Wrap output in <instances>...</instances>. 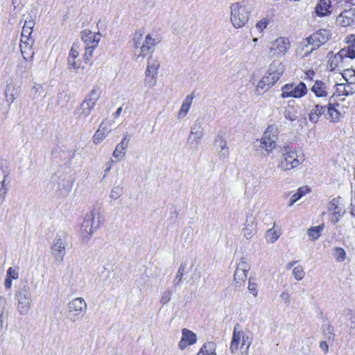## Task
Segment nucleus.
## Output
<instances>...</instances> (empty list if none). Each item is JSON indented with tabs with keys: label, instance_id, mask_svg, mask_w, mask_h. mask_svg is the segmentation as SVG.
<instances>
[{
	"label": "nucleus",
	"instance_id": "26",
	"mask_svg": "<svg viewBox=\"0 0 355 355\" xmlns=\"http://www.w3.org/2000/svg\"><path fill=\"white\" fill-rule=\"evenodd\" d=\"M72 188V183L68 179H62L58 183V189L62 198L67 197Z\"/></svg>",
	"mask_w": 355,
	"mask_h": 355
},
{
	"label": "nucleus",
	"instance_id": "37",
	"mask_svg": "<svg viewBox=\"0 0 355 355\" xmlns=\"http://www.w3.org/2000/svg\"><path fill=\"white\" fill-rule=\"evenodd\" d=\"M129 139H128V135L124 137L120 144H119L112 155H119L121 154L124 155L125 153V150L128 147Z\"/></svg>",
	"mask_w": 355,
	"mask_h": 355
},
{
	"label": "nucleus",
	"instance_id": "12",
	"mask_svg": "<svg viewBox=\"0 0 355 355\" xmlns=\"http://www.w3.org/2000/svg\"><path fill=\"white\" fill-rule=\"evenodd\" d=\"M66 241L65 236L57 235L53 240L51 246L52 255L54 257L55 261L62 262L66 254Z\"/></svg>",
	"mask_w": 355,
	"mask_h": 355
},
{
	"label": "nucleus",
	"instance_id": "50",
	"mask_svg": "<svg viewBox=\"0 0 355 355\" xmlns=\"http://www.w3.org/2000/svg\"><path fill=\"white\" fill-rule=\"evenodd\" d=\"M236 269L244 270L245 272H248L250 269V266L248 263L247 259L245 257H241L240 261L237 264Z\"/></svg>",
	"mask_w": 355,
	"mask_h": 355
},
{
	"label": "nucleus",
	"instance_id": "54",
	"mask_svg": "<svg viewBox=\"0 0 355 355\" xmlns=\"http://www.w3.org/2000/svg\"><path fill=\"white\" fill-rule=\"evenodd\" d=\"M284 116L286 119L291 121H294L297 119L295 113L289 107L285 108Z\"/></svg>",
	"mask_w": 355,
	"mask_h": 355
},
{
	"label": "nucleus",
	"instance_id": "60",
	"mask_svg": "<svg viewBox=\"0 0 355 355\" xmlns=\"http://www.w3.org/2000/svg\"><path fill=\"white\" fill-rule=\"evenodd\" d=\"M327 343H329L327 340H322L320 343V347L325 354L329 352V345Z\"/></svg>",
	"mask_w": 355,
	"mask_h": 355
},
{
	"label": "nucleus",
	"instance_id": "40",
	"mask_svg": "<svg viewBox=\"0 0 355 355\" xmlns=\"http://www.w3.org/2000/svg\"><path fill=\"white\" fill-rule=\"evenodd\" d=\"M323 228V225H318L311 227L308 230V235L309 238L313 241L317 240L320 236Z\"/></svg>",
	"mask_w": 355,
	"mask_h": 355
},
{
	"label": "nucleus",
	"instance_id": "33",
	"mask_svg": "<svg viewBox=\"0 0 355 355\" xmlns=\"http://www.w3.org/2000/svg\"><path fill=\"white\" fill-rule=\"evenodd\" d=\"M275 83V80L273 78H270L269 76H265L257 84V89L261 90H267L270 87L274 85Z\"/></svg>",
	"mask_w": 355,
	"mask_h": 355
},
{
	"label": "nucleus",
	"instance_id": "41",
	"mask_svg": "<svg viewBox=\"0 0 355 355\" xmlns=\"http://www.w3.org/2000/svg\"><path fill=\"white\" fill-rule=\"evenodd\" d=\"M187 270V264L182 263L178 268V272L174 279L175 286L179 285L182 279V277Z\"/></svg>",
	"mask_w": 355,
	"mask_h": 355
},
{
	"label": "nucleus",
	"instance_id": "46",
	"mask_svg": "<svg viewBox=\"0 0 355 355\" xmlns=\"http://www.w3.org/2000/svg\"><path fill=\"white\" fill-rule=\"evenodd\" d=\"M266 236L268 242L273 243L278 239L279 234L275 229L271 228L267 231Z\"/></svg>",
	"mask_w": 355,
	"mask_h": 355
},
{
	"label": "nucleus",
	"instance_id": "63",
	"mask_svg": "<svg viewBox=\"0 0 355 355\" xmlns=\"http://www.w3.org/2000/svg\"><path fill=\"white\" fill-rule=\"evenodd\" d=\"M112 163H113V160L111 159L110 162H107V167L105 169V175L103 176V178L105 177L106 174L108 173V171H110V170L111 169L112 166Z\"/></svg>",
	"mask_w": 355,
	"mask_h": 355
},
{
	"label": "nucleus",
	"instance_id": "45",
	"mask_svg": "<svg viewBox=\"0 0 355 355\" xmlns=\"http://www.w3.org/2000/svg\"><path fill=\"white\" fill-rule=\"evenodd\" d=\"M292 274L296 280L300 281L304 278L305 272L302 266H297L293 268Z\"/></svg>",
	"mask_w": 355,
	"mask_h": 355
},
{
	"label": "nucleus",
	"instance_id": "39",
	"mask_svg": "<svg viewBox=\"0 0 355 355\" xmlns=\"http://www.w3.org/2000/svg\"><path fill=\"white\" fill-rule=\"evenodd\" d=\"M214 146L218 150L219 148H220V151L219 153H221L222 155H225L227 153V148L226 147V141L221 136H217L215 139Z\"/></svg>",
	"mask_w": 355,
	"mask_h": 355
},
{
	"label": "nucleus",
	"instance_id": "7",
	"mask_svg": "<svg viewBox=\"0 0 355 355\" xmlns=\"http://www.w3.org/2000/svg\"><path fill=\"white\" fill-rule=\"evenodd\" d=\"M100 96V89L96 87H94L75 112L78 117H87L89 116Z\"/></svg>",
	"mask_w": 355,
	"mask_h": 355
},
{
	"label": "nucleus",
	"instance_id": "31",
	"mask_svg": "<svg viewBox=\"0 0 355 355\" xmlns=\"http://www.w3.org/2000/svg\"><path fill=\"white\" fill-rule=\"evenodd\" d=\"M322 333L326 340L329 343H333L335 340V334L333 326L330 324H324L322 326Z\"/></svg>",
	"mask_w": 355,
	"mask_h": 355
},
{
	"label": "nucleus",
	"instance_id": "29",
	"mask_svg": "<svg viewBox=\"0 0 355 355\" xmlns=\"http://www.w3.org/2000/svg\"><path fill=\"white\" fill-rule=\"evenodd\" d=\"M311 91L317 97H324L327 95L325 84L320 81L316 80L311 88Z\"/></svg>",
	"mask_w": 355,
	"mask_h": 355
},
{
	"label": "nucleus",
	"instance_id": "48",
	"mask_svg": "<svg viewBox=\"0 0 355 355\" xmlns=\"http://www.w3.org/2000/svg\"><path fill=\"white\" fill-rule=\"evenodd\" d=\"M345 15L342 12L337 17H336V22L338 25L347 27L352 24L351 21L348 19L347 18L344 17Z\"/></svg>",
	"mask_w": 355,
	"mask_h": 355
},
{
	"label": "nucleus",
	"instance_id": "24",
	"mask_svg": "<svg viewBox=\"0 0 355 355\" xmlns=\"http://www.w3.org/2000/svg\"><path fill=\"white\" fill-rule=\"evenodd\" d=\"M256 232V225L254 223V219L252 216H248L246 217V221L245 226L242 230L243 235L247 239H251Z\"/></svg>",
	"mask_w": 355,
	"mask_h": 355
},
{
	"label": "nucleus",
	"instance_id": "18",
	"mask_svg": "<svg viewBox=\"0 0 355 355\" xmlns=\"http://www.w3.org/2000/svg\"><path fill=\"white\" fill-rule=\"evenodd\" d=\"M33 40L28 37H21L20 40V50L24 59L27 61L28 59H32L34 52L32 51V45Z\"/></svg>",
	"mask_w": 355,
	"mask_h": 355
},
{
	"label": "nucleus",
	"instance_id": "5",
	"mask_svg": "<svg viewBox=\"0 0 355 355\" xmlns=\"http://www.w3.org/2000/svg\"><path fill=\"white\" fill-rule=\"evenodd\" d=\"M102 35L98 32H93L90 30H84L81 32V39L85 44L84 60L89 61L93 56L94 49L98 46Z\"/></svg>",
	"mask_w": 355,
	"mask_h": 355
},
{
	"label": "nucleus",
	"instance_id": "44",
	"mask_svg": "<svg viewBox=\"0 0 355 355\" xmlns=\"http://www.w3.org/2000/svg\"><path fill=\"white\" fill-rule=\"evenodd\" d=\"M173 295V291L170 288H168L165 291H164L160 297V303L162 305H165L168 303L171 299V296Z\"/></svg>",
	"mask_w": 355,
	"mask_h": 355
},
{
	"label": "nucleus",
	"instance_id": "36",
	"mask_svg": "<svg viewBox=\"0 0 355 355\" xmlns=\"http://www.w3.org/2000/svg\"><path fill=\"white\" fill-rule=\"evenodd\" d=\"M340 58H349L353 59L355 58V49L354 46L352 44V46H348L347 47L343 48L337 54Z\"/></svg>",
	"mask_w": 355,
	"mask_h": 355
},
{
	"label": "nucleus",
	"instance_id": "25",
	"mask_svg": "<svg viewBox=\"0 0 355 355\" xmlns=\"http://www.w3.org/2000/svg\"><path fill=\"white\" fill-rule=\"evenodd\" d=\"M19 88L15 87L12 84H8L6 86L5 91V96L8 103L11 104L19 95Z\"/></svg>",
	"mask_w": 355,
	"mask_h": 355
},
{
	"label": "nucleus",
	"instance_id": "23",
	"mask_svg": "<svg viewBox=\"0 0 355 355\" xmlns=\"http://www.w3.org/2000/svg\"><path fill=\"white\" fill-rule=\"evenodd\" d=\"M239 324H237L234 326V328L233 335L230 347V350L232 354L236 353L239 349V344H241L242 331L239 330Z\"/></svg>",
	"mask_w": 355,
	"mask_h": 355
},
{
	"label": "nucleus",
	"instance_id": "4",
	"mask_svg": "<svg viewBox=\"0 0 355 355\" xmlns=\"http://www.w3.org/2000/svg\"><path fill=\"white\" fill-rule=\"evenodd\" d=\"M230 11V19L234 28H241L248 21L250 12L243 1L232 3Z\"/></svg>",
	"mask_w": 355,
	"mask_h": 355
},
{
	"label": "nucleus",
	"instance_id": "64",
	"mask_svg": "<svg viewBox=\"0 0 355 355\" xmlns=\"http://www.w3.org/2000/svg\"><path fill=\"white\" fill-rule=\"evenodd\" d=\"M4 286L8 289L10 288L12 286V279L6 277L4 282Z\"/></svg>",
	"mask_w": 355,
	"mask_h": 355
},
{
	"label": "nucleus",
	"instance_id": "58",
	"mask_svg": "<svg viewBox=\"0 0 355 355\" xmlns=\"http://www.w3.org/2000/svg\"><path fill=\"white\" fill-rule=\"evenodd\" d=\"M200 277H201V274H200V268H198V266H196L193 270V274L191 275V279L193 282H196V281L199 280Z\"/></svg>",
	"mask_w": 355,
	"mask_h": 355
},
{
	"label": "nucleus",
	"instance_id": "51",
	"mask_svg": "<svg viewBox=\"0 0 355 355\" xmlns=\"http://www.w3.org/2000/svg\"><path fill=\"white\" fill-rule=\"evenodd\" d=\"M253 278L250 277L248 281V288L249 290V292L254 296L257 297L258 292H257V284L254 282Z\"/></svg>",
	"mask_w": 355,
	"mask_h": 355
},
{
	"label": "nucleus",
	"instance_id": "16",
	"mask_svg": "<svg viewBox=\"0 0 355 355\" xmlns=\"http://www.w3.org/2000/svg\"><path fill=\"white\" fill-rule=\"evenodd\" d=\"M329 36L330 34L329 31L324 29H321L309 36L307 38V42L309 44L320 46L321 44L326 43L329 40Z\"/></svg>",
	"mask_w": 355,
	"mask_h": 355
},
{
	"label": "nucleus",
	"instance_id": "15",
	"mask_svg": "<svg viewBox=\"0 0 355 355\" xmlns=\"http://www.w3.org/2000/svg\"><path fill=\"white\" fill-rule=\"evenodd\" d=\"M339 200L340 198H334L327 205V209L329 211L331 212V214L333 216L331 221L334 224L336 223L340 219V218L345 211L343 208L339 206Z\"/></svg>",
	"mask_w": 355,
	"mask_h": 355
},
{
	"label": "nucleus",
	"instance_id": "17",
	"mask_svg": "<svg viewBox=\"0 0 355 355\" xmlns=\"http://www.w3.org/2000/svg\"><path fill=\"white\" fill-rule=\"evenodd\" d=\"M284 71V66L279 60H274L270 64L266 76L270 78H274L275 83L280 78Z\"/></svg>",
	"mask_w": 355,
	"mask_h": 355
},
{
	"label": "nucleus",
	"instance_id": "57",
	"mask_svg": "<svg viewBox=\"0 0 355 355\" xmlns=\"http://www.w3.org/2000/svg\"><path fill=\"white\" fill-rule=\"evenodd\" d=\"M78 49H79L78 46H77L76 44H73L68 57L77 58L79 55Z\"/></svg>",
	"mask_w": 355,
	"mask_h": 355
},
{
	"label": "nucleus",
	"instance_id": "53",
	"mask_svg": "<svg viewBox=\"0 0 355 355\" xmlns=\"http://www.w3.org/2000/svg\"><path fill=\"white\" fill-rule=\"evenodd\" d=\"M248 272H245L244 270L236 269L234 275V280L238 279L239 280L244 282L247 278Z\"/></svg>",
	"mask_w": 355,
	"mask_h": 355
},
{
	"label": "nucleus",
	"instance_id": "52",
	"mask_svg": "<svg viewBox=\"0 0 355 355\" xmlns=\"http://www.w3.org/2000/svg\"><path fill=\"white\" fill-rule=\"evenodd\" d=\"M6 276L10 279H17L19 277L18 268H9L7 270Z\"/></svg>",
	"mask_w": 355,
	"mask_h": 355
},
{
	"label": "nucleus",
	"instance_id": "1",
	"mask_svg": "<svg viewBox=\"0 0 355 355\" xmlns=\"http://www.w3.org/2000/svg\"><path fill=\"white\" fill-rule=\"evenodd\" d=\"M132 43L137 59H144L146 55L153 52L156 40L152 37L151 35L148 34L144 40L143 33L141 31H137L134 34Z\"/></svg>",
	"mask_w": 355,
	"mask_h": 355
},
{
	"label": "nucleus",
	"instance_id": "56",
	"mask_svg": "<svg viewBox=\"0 0 355 355\" xmlns=\"http://www.w3.org/2000/svg\"><path fill=\"white\" fill-rule=\"evenodd\" d=\"M345 15L344 17L347 18L352 23L355 18V9L345 10L343 12Z\"/></svg>",
	"mask_w": 355,
	"mask_h": 355
},
{
	"label": "nucleus",
	"instance_id": "28",
	"mask_svg": "<svg viewBox=\"0 0 355 355\" xmlns=\"http://www.w3.org/2000/svg\"><path fill=\"white\" fill-rule=\"evenodd\" d=\"M193 96L192 95H188L186 96L179 110L178 118H183L187 114L193 102Z\"/></svg>",
	"mask_w": 355,
	"mask_h": 355
},
{
	"label": "nucleus",
	"instance_id": "11",
	"mask_svg": "<svg viewBox=\"0 0 355 355\" xmlns=\"http://www.w3.org/2000/svg\"><path fill=\"white\" fill-rule=\"evenodd\" d=\"M290 46L288 38L281 37L270 42L269 50L272 56L279 58L286 54Z\"/></svg>",
	"mask_w": 355,
	"mask_h": 355
},
{
	"label": "nucleus",
	"instance_id": "9",
	"mask_svg": "<svg viewBox=\"0 0 355 355\" xmlns=\"http://www.w3.org/2000/svg\"><path fill=\"white\" fill-rule=\"evenodd\" d=\"M278 129L273 125H269L263 133L261 140V148L270 153L276 146Z\"/></svg>",
	"mask_w": 355,
	"mask_h": 355
},
{
	"label": "nucleus",
	"instance_id": "30",
	"mask_svg": "<svg viewBox=\"0 0 355 355\" xmlns=\"http://www.w3.org/2000/svg\"><path fill=\"white\" fill-rule=\"evenodd\" d=\"M324 110H325V107L320 105H316L315 106V107H313L311 110V111L309 114V120L312 123H317L318 121L320 116L322 114H324Z\"/></svg>",
	"mask_w": 355,
	"mask_h": 355
},
{
	"label": "nucleus",
	"instance_id": "6",
	"mask_svg": "<svg viewBox=\"0 0 355 355\" xmlns=\"http://www.w3.org/2000/svg\"><path fill=\"white\" fill-rule=\"evenodd\" d=\"M67 318L69 321L75 322L82 320L87 312V304L85 300L80 297L70 300L67 304Z\"/></svg>",
	"mask_w": 355,
	"mask_h": 355
},
{
	"label": "nucleus",
	"instance_id": "32",
	"mask_svg": "<svg viewBox=\"0 0 355 355\" xmlns=\"http://www.w3.org/2000/svg\"><path fill=\"white\" fill-rule=\"evenodd\" d=\"M35 24V23L33 20L25 19L24 24L22 27L21 37L31 38V34Z\"/></svg>",
	"mask_w": 355,
	"mask_h": 355
},
{
	"label": "nucleus",
	"instance_id": "55",
	"mask_svg": "<svg viewBox=\"0 0 355 355\" xmlns=\"http://www.w3.org/2000/svg\"><path fill=\"white\" fill-rule=\"evenodd\" d=\"M76 58L68 57L67 62H68V67L70 70H73V71H76L80 64L76 61Z\"/></svg>",
	"mask_w": 355,
	"mask_h": 355
},
{
	"label": "nucleus",
	"instance_id": "62",
	"mask_svg": "<svg viewBox=\"0 0 355 355\" xmlns=\"http://www.w3.org/2000/svg\"><path fill=\"white\" fill-rule=\"evenodd\" d=\"M315 74V72L313 70H309L307 71L306 73H305V77H304V79H309V80H312L313 79V77Z\"/></svg>",
	"mask_w": 355,
	"mask_h": 355
},
{
	"label": "nucleus",
	"instance_id": "21",
	"mask_svg": "<svg viewBox=\"0 0 355 355\" xmlns=\"http://www.w3.org/2000/svg\"><path fill=\"white\" fill-rule=\"evenodd\" d=\"M331 98L328 101L327 112H324V117L331 122L336 123L339 121L341 114L336 107L338 104H334Z\"/></svg>",
	"mask_w": 355,
	"mask_h": 355
},
{
	"label": "nucleus",
	"instance_id": "8",
	"mask_svg": "<svg viewBox=\"0 0 355 355\" xmlns=\"http://www.w3.org/2000/svg\"><path fill=\"white\" fill-rule=\"evenodd\" d=\"M307 88L303 82H300L298 84L288 83L286 84L282 87V95L283 98H299L303 97L307 94Z\"/></svg>",
	"mask_w": 355,
	"mask_h": 355
},
{
	"label": "nucleus",
	"instance_id": "20",
	"mask_svg": "<svg viewBox=\"0 0 355 355\" xmlns=\"http://www.w3.org/2000/svg\"><path fill=\"white\" fill-rule=\"evenodd\" d=\"M182 336L179 343V347L181 349H185L188 345L194 344L197 340L196 335L191 331L184 328L182 331Z\"/></svg>",
	"mask_w": 355,
	"mask_h": 355
},
{
	"label": "nucleus",
	"instance_id": "38",
	"mask_svg": "<svg viewBox=\"0 0 355 355\" xmlns=\"http://www.w3.org/2000/svg\"><path fill=\"white\" fill-rule=\"evenodd\" d=\"M159 67V62L157 60L150 59L148 61L147 68L145 73L157 75V70Z\"/></svg>",
	"mask_w": 355,
	"mask_h": 355
},
{
	"label": "nucleus",
	"instance_id": "27",
	"mask_svg": "<svg viewBox=\"0 0 355 355\" xmlns=\"http://www.w3.org/2000/svg\"><path fill=\"white\" fill-rule=\"evenodd\" d=\"M10 187V180L8 175H4L3 180L0 182V206L4 202L7 193Z\"/></svg>",
	"mask_w": 355,
	"mask_h": 355
},
{
	"label": "nucleus",
	"instance_id": "59",
	"mask_svg": "<svg viewBox=\"0 0 355 355\" xmlns=\"http://www.w3.org/2000/svg\"><path fill=\"white\" fill-rule=\"evenodd\" d=\"M268 25V21L266 19H263L260 20L256 25L257 28H258L261 32H262Z\"/></svg>",
	"mask_w": 355,
	"mask_h": 355
},
{
	"label": "nucleus",
	"instance_id": "35",
	"mask_svg": "<svg viewBox=\"0 0 355 355\" xmlns=\"http://www.w3.org/2000/svg\"><path fill=\"white\" fill-rule=\"evenodd\" d=\"M310 189L308 187H301L297 189V192L293 194L291 197V202L288 205L289 207L293 205L298 200H300L304 195L309 192Z\"/></svg>",
	"mask_w": 355,
	"mask_h": 355
},
{
	"label": "nucleus",
	"instance_id": "47",
	"mask_svg": "<svg viewBox=\"0 0 355 355\" xmlns=\"http://www.w3.org/2000/svg\"><path fill=\"white\" fill-rule=\"evenodd\" d=\"M123 191V189L122 187H114L110 191V198L112 200H116L122 195Z\"/></svg>",
	"mask_w": 355,
	"mask_h": 355
},
{
	"label": "nucleus",
	"instance_id": "10",
	"mask_svg": "<svg viewBox=\"0 0 355 355\" xmlns=\"http://www.w3.org/2000/svg\"><path fill=\"white\" fill-rule=\"evenodd\" d=\"M204 127L201 121L197 120L191 126L187 139V144L191 149H196L203 137Z\"/></svg>",
	"mask_w": 355,
	"mask_h": 355
},
{
	"label": "nucleus",
	"instance_id": "2",
	"mask_svg": "<svg viewBox=\"0 0 355 355\" xmlns=\"http://www.w3.org/2000/svg\"><path fill=\"white\" fill-rule=\"evenodd\" d=\"M101 223V215L98 209H92L85 216L80 228V236L83 243L88 242L94 230L100 227Z\"/></svg>",
	"mask_w": 355,
	"mask_h": 355
},
{
	"label": "nucleus",
	"instance_id": "43",
	"mask_svg": "<svg viewBox=\"0 0 355 355\" xmlns=\"http://www.w3.org/2000/svg\"><path fill=\"white\" fill-rule=\"evenodd\" d=\"M333 256L338 261H343L345 259L346 253L342 248H335L334 249Z\"/></svg>",
	"mask_w": 355,
	"mask_h": 355
},
{
	"label": "nucleus",
	"instance_id": "3",
	"mask_svg": "<svg viewBox=\"0 0 355 355\" xmlns=\"http://www.w3.org/2000/svg\"><path fill=\"white\" fill-rule=\"evenodd\" d=\"M15 299L17 302V309L20 315H26L32 303V294L31 288L27 281L19 285L15 293Z\"/></svg>",
	"mask_w": 355,
	"mask_h": 355
},
{
	"label": "nucleus",
	"instance_id": "49",
	"mask_svg": "<svg viewBox=\"0 0 355 355\" xmlns=\"http://www.w3.org/2000/svg\"><path fill=\"white\" fill-rule=\"evenodd\" d=\"M157 75L151 73H146L145 84L150 87H153L156 85Z\"/></svg>",
	"mask_w": 355,
	"mask_h": 355
},
{
	"label": "nucleus",
	"instance_id": "19",
	"mask_svg": "<svg viewBox=\"0 0 355 355\" xmlns=\"http://www.w3.org/2000/svg\"><path fill=\"white\" fill-rule=\"evenodd\" d=\"M111 131L110 124L108 121H103L96 131L93 140L95 144H99Z\"/></svg>",
	"mask_w": 355,
	"mask_h": 355
},
{
	"label": "nucleus",
	"instance_id": "61",
	"mask_svg": "<svg viewBox=\"0 0 355 355\" xmlns=\"http://www.w3.org/2000/svg\"><path fill=\"white\" fill-rule=\"evenodd\" d=\"M281 298L285 301V302L287 304H290L291 303V297H290V295L288 292L285 291V292H283L281 295H280Z\"/></svg>",
	"mask_w": 355,
	"mask_h": 355
},
{
	"label": "nucleus",
	"instance_id": "22",
	"mask_svg": "<svg viewBox=\"0 0 355 355\" xmlns=\"http://www.w3.org/2000/svg\"><path fill=\"white\" fill-rule=\"evenodd\" d=\"M315 12L318 17H325L331 13V0H319L315 7Z\"/></svg>",
	"mask_w": 355,
	"mask_h": 355
},
{
	"label": "nucleus",
	"instance_id": "34",
	"mask_svg": "<svg viewBox=\"0 0 355 355\" xmlns=\"http://www.w3.org/2000/svg\"><path fill=\"white\" fill-rule=\"evenodd\" d=\"M214 343L212 342L206 343L196 355H216Z\"/></svg>",
	"mask_w": 355,
	"mask_h": 355
},
{
	"label": "nucleus",
	"instance_id": "42",
	"mask_svg": "<svg viewBox=\"0 0 355 355\" xmlns=\"http://www.w3.org/2000/svg\"><path fill=\"white\" fill-rule=\"evenodd\" d=\"M241 339H242V340H241V349L244 348L245 346V352H242V355H248V351L251 345V339L250 338V337L248 335L245 334L243 331H242Z\"/></svg>",
	"mask_w": 355,
	"mask_h": 355
},
{
	"label": "nucleus",
	"instance_id": "13",
	"mask_svg": "<svg viewBox=\"0 0 355 355\" xmlns=\"http://www.w3.org/2000/svg\"><path fill=\"white\" fill-rule=\"evenodd\" d=\"M300 157L299 159L297 157H281L278 166L284 171L291 170L303 163V157Z\"/></svg>",
	"mask_w": 355,
	"mask_h": 355
},
{
	"label": "nucleus",
	"instance_id": "14",
	"mask_svg": "<svg viewBox=\"0 0 355 355\" xmlns=\"http://www.w3.org/2000/svg\"><path fill=\"white\" fill-rule=\"evenodd\" d=\"M352 81H348L344 78L345 83L336 85V92L338 96H348L355 93V76L352 78Z\"/></svg>",
	"mask_w": 355,
	"mask_h": 355
}]
</instances>
